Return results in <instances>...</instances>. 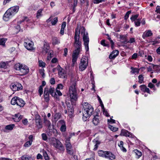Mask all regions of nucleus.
<instances>
[{
    "label": "nucleus",
    "mask_w": 160,
    "mask_h": 160,
    "mask_svg": "<svg viewBox=\"0 0 160 160\" xmlns=\"http://www.w3.org/2000/svg\"><path fill=\"white\" fill-rule=\"evenodd\" d=\"M82 106L84 109L82 118L84 120L86 121L87 118L92 114L93 108L90 104L87 102L83 103Z\"/></svg>",
    "instance_id": "f257e3e1"
},
{
    "label": "nucleus",
    "mask_w": 160,
    "mask_h": 160,
    "mask_svg": "<svg viewBox=\"0 0 160 160\" xmlns=\"http://www.w3.org/2000/svg\"><path fill=\"white\" fill-rule=\"evenodd\" d=\"M77 80L75 78H72L71 80V85L69 88L70 96L72 99L76 100L77 99L78 89L76 85Z\"/></svg>",
    "instance_id": "f03ea898"
},
{
    "label": "nucleus",
    "mask_w": 160,
    "mask_h": 160,
    "mask_svg": "<svg viewBox=\"0 0 160 160\" xmlns=\"http://www.w3.org/2000/svg\"><path fill=\"white\" fill-rule=\"evenodd\" d=\"M14 68L18 71V72L22 76L26 74L29 71L28 68L27 66L19 63L15 64L14 66Z\"/></svg>",
    "instance_id": "7ed1b4c3"
},
{
    "label": "nucleus",
    "mask_w": 160,
    "mask_h": 160,
    "mask_svg": "<svg viewBox=\"0 0 160 160\" xmlns=\"http://www.w3.org/2000/svg\"><path fill=\"white\" fill-rule=\"evenodd\" d=\"M11 104L19 106L20 107H23L25 104V102L22 98H19L18 97H14L12 98L11 102Z\"/></svg>",
    "instance_id": "20e7f679"
},
{
    "label": "nucleus",
    "mask_w": 160,
    "mask_h": 160,
    "mask_svg": "<svg viewBox=\"0 0 160 160\" xmlns=\"http://www.w3.org/2000/svg\"><path fill=\"white\" fill-rule=\"evenodd\" d=\"M52 145L55 148L59 150L61 152H63L65 150V148L63 144L58 140L54 139L53 140Z\"/></svg>",
    "instance_id": "39448f33"
},
{
    "label": "nucleus",
    "mask_w": 160,
    "mask_h": 160,
    "mask_svg": "<svg viewBox=\"0 0 160 160\" xmlns=\"http://www.w3.org/2000/svg\"><path fill=\"white\" fill-rule=\"evenodd\" d=\"M83 30L84 31V34L83 36V40L84 41L85 48L87 51L89 50L88 43L89 42V38L88 33L85 32V29L84 27H82Z\"/></svg>",
    "instance_id": "423d86ee"
},
{
    "label": "nucleus",
    "mask_w": 160,
    "mask_h": 160,
    "mask_svg": "<svg viewBox=\"0 0 160 160\" xmlns=\"http://www.w3.org/2000/svg\"><path fill=\"white\" fill-rule=\"evenodd\" d=\"M80 30L78 29V28L76 29L74 37L75 40V46H80V45H81V42L79 41L80 38Z\"/></svg>",
    "instance_id": "0eeeda50"
},
{
    "label": "nucleus",
    "mask_w": 160,
    "mask_h": 160,
    "mask_svg": "<svg viewBox=\"0 0 160 160\" xmlns=\"http://www.w3.org/2000/svg\"><path fill=\"white\" fill-rule=\"evenodd\" d=\"M88 65L87 59L85 58H82L81 60V62L79 64V69L80 70L83 71L87 68Z\"/></svg>",
    "instance_id": "6e6552de"
},
{
    "label": "nucleus",
    "mask_w": 160,
    "mask_h": 160,
    "mask_svg": "<svg viewBox=\"0 0 160 160\" xmlns=\"http://www.w3.org/2000/svg\"><path fill=\"white\" fill-rule=\"evenodd\" d=\"M11 88L13 91H16L21 90L22 89V85L18 82L15 83H12L11 86Z\"/></svg>",
    "instance_id": "1a4fd4ad"
},
{
    "label": "nucleus",
    "mask_w": 160,
    "mask_h": 160,
    "mask_svg": "<svg viewBox=\"0 0 160 160\" xmlns=\"http://www.w3.org/2000/svg\"><path fill=\"white\" fill-rule=\"evenodd\" d=\"M36 124L38 128H41L42 127V121L40 116L39 115H36L35 117Z\"/></svg>",
    "instance_id": "9d476101"
},
{
    "label": "nucleus",
    "mask_w": 160,
    "mask_h": 160,
    "mask_svg": "<svg viewBox=\"0 0 160 160\" xmlns=\"http://www.w3.org/2000/svg\"><path fill=\"white\" fill-rule=\"evenodd\" d=\"M34 45L33 42H25L24 43L25 47L28 50L32 51L34 50L35 48L33 47Z\"/></svg>",
    "instance_id": "9b49d317"
},
{
    "label": "nucleus",
    "mask_w": 160,
    "mask_h": 160,
    "mask_svg": "<svg viewBox=\"0 0 160 160\" xmlns=\"http://www.w3.org/2000/svg\"><path fill=\"white\" fill-rule=\"evenodd\" d=\"M48 92L55 98L58 100L59 99V98L57 94L55 91V89L54 87L50 86L49 89H48Z\"/></svg>",
    "instance_id": "f8f14e48"
},
{
    "label": "nucleus",
    "mask_w": 160,
    "mask_h": 160,
    "mask_svg": "<svg viewBox=\"0 0 160 160\" xmlns=\"http://www.w3.org/2000/svg\"><path fill=\"white\" fill-rule=\"evenodd\" d=\"M57 69L58 71V74L60 77L65 78L66 73L64 69L62 68L59 65L57 67Z\"/></svg>",
    "instance_id": "ddd939ff"
},
{
    "label": "nucleus",
    "mask_w": 160,
    "mask_h": 160,
    "mask_svg": "<svg viewBox=\"0 0 160 160\" xmlns=\"http://www.w3.org/2000/svg\"><path fill=\"white\" fill-rule=\"evenodd\" d=\"M19 8V6H16L10 8L7 11H8V12L9 14H10L11 16L14 13L17 12Z\"/></svg>",
    "instance_id": "4468645a"
},
{
    "label": "nucleus",
    "mask_w": 160,
    "mask_h": 160,
    "mask_svg": "<svg viewBox=\"0 0 160 160\" xmlns=\"http://www.w3.org/2000/svg\"><path fill=\"white\" fill-rule=\"evenodd\" d=\"M50 49V47L48 43L46 42H45L43 46L42 47V52L43 54H46L48 52Z\"/></svg>",
    "instance_id": "2eb2a0df"
},
{
    "label": "nucleus",
    "mask_w": 160,
    "mask_h": 160,
    "mask_svg": "<svg viewBox=\"0 0 160 160\" xmlns=\"http://www.w3.org/2000/svg\"><path fill=\"white\" fill-rule=\"evenodd\" d=\"M49 93L48 92V88L47 87L44 89V98L45 101L47 102H48L49 100Z\"/></svg>",
    "instance_id": "dca6fc26"
},
{
    "label": "nucleus",
    "mask_w": 160,
    "mask_h": 160,
    "mask_svg": "<svg viewBox=\"0 0 160 160\" xmlns=\"http://www.w3.org/2000/svg\"><path fill=\"white\" fill-rule=\"evenodd\" d=\"M121 134L122 136L131 138H136V137H134V136H133L128 131L125 130H122Z\"/></svg>",
    "instance_id": "f3484780"
},
{
    "label": "nucleus",
    "mask_w": 160,
    "mask_h": 160,
    "mask_svg": "<svg viewBox=\"0 0 160 160\" xmlns=\"http://www.w3.org/2000/svg\"><path fill=\"white\" fill-rule=\"evenodd\" d=\"M152 34L151 31L150 30H148L143 32L142 35V38L143 39H145L147 37L152 36Z\"/></svg>",
    "instance_id": "a211bd4d"
},
{
    "label": "nucleus",
    "mask_w": 160,
    "mask_h": 160,
    "mask_svg": "<svg viewBox=\"0 0 160 160\" xmlns=\"http://www.w3.org/2000/svg\"><path fill=\"white\" fill-rule=\"evenodd\" d=\"M105 157L111 160H114L115 158V156L109 151H107Z\"/></svg>",
    "instance_id": "6ab92c4d"
},
{
    "label": "nucleus",
    "mask_w": 160,
    "mask_h": 160,
    "mask_svg": "<svg viewBox=\"0 0 160 160\" xmlns=\"http://www.w3.org/2000/svg\"><path fill=\"white\" fill-rule=\"evenodd\" d=\"M99 117L98 115L94 116L92 120L93 123L94 125H98L100 123V120Z\"/></svg>",
    "instance_id": "aec40b11"
},
{
    "label": "nucleus",
    "mask_w": 160,
    "mask_h": 160,
    "mask_svg": "<svg viewBox=\"0 0 160 160\" xmlns=\"http://www.w3.org/2000/svg\"><path fill=\"white\" fill-rule=\"evenodd\" d=\"M119 54V51L118 50L113 51L110 54L109 56V58L110 59H114Z\"/></svg>",
    "instance_id": "412c9836"
},
{
    "label": "nucleus",
    "mask_w": 160,
    "mask_h": 160,
    "mask_svg": "<svg viewBox=\"0 0 160 160\" xmlns=\"http://www.w3.org/2000/svg\"><path fill=\"white\" fill-rule=\"evenodd\" d=\"M59 122L62 124L60 128V130L61 132H65L66 130V126L64 121L63 120H61Z\"/></svg>",
    "instance_id": "4be33fe9"
},
{
    "label": "nucleus",
    "mask_w": 160,
    "mask_h": 160,
    "mask_svg": "<svg viewBox=\"0 0 160 160\" xmlns=\"http://www.w3.org/2000/svg\"><path fill=\"white\" fill-rule=\"evenodd\" d=\"M75 46L77 48L73 52L72 54L78 56L81 51V45H80V46Z\"/></svg>",
    "instance_id": "5701e85b"
},
{
    "label": "nucleus",
    "mask_w": 160,
    "mask_h": 160,
    "mask_svg": "<svg viewBox=\"0 0 160 160\" xmlns=\"http://www.w3.org/2000/svg\"><path fill=\"white\" fill-rule=\"evenodd\" d=\"M21 115L20 114L18 113L15 114L14 117L13 118V119L15 122H18L22 118V116L21 117Z\"/></svg>",
    "instance_id": "b1692460"
},
{
    "label": "nucleus",
    "mask_w": 160,
    "mask_h": 160,
    "mask_svg": "<svg viewBox=\"0 0 160 160\" xmlns=\"http://www.w3.org/2000/svg\"><path fill=\"white\" fill-rule=\"evenodd\" d=\"M14 127V124H10L7 125L5 127V129L3 130V131L4 132H6V130H12L13 129Z\"/></svg>",
    "instance_id": "393cba45"
},
{
    "label": "nucleus",
    "mask_w": 160,
    "mask_h": 160,
    "mask_svg": "<svg viewBox=\"0 0 160 160\" xmlns=\"http://www.w3.org/2000/svg\"><path fill=\"white\" fill-rule=\"evenodd\" d=\"M7 40L8 39L7 38H0V45L3 47H5L6 46L5 43Z\"/></svg>",
    "instance_id": "a878e982"
},
{
    "label": "nucleus",
    "mask_w": 160,
    "mask_h": 160,
    "mask_svg": "<svg viewBox=\"0 0 160 160\" xmlns=\"http://www.w3.org/2000/svg\"><path fill=\"white\" fill-rule=\"evenodd\" d=\"M10 16H11L10 14L8 12V11H6L4 15L3 19L5 21H8Z\"/></svg>",
    "instance_id": "bb28decb"
},
{
    "label": "nucleus",
    "mask_w": 160,
    "mask_h": 160,
    "mask_svg": "<svg viewBox=\"0 0 160 160\" xmlns=\"http://www.w3.org/2000/svg\"><path fill=\"white\" fill-rule=\"evenodd\" d=\"M69 141L70 139H68V140H66V141L65 142L66 150H68V149L72 148V146Z\"/></svg>",
    "instance_id": "cd10ccee"
},
{
    "label": "nucleus",
    "mask_w": 160,
    "mask_h": 160,
    "mask_svg": "<svg viewBox=\"0 0 160 160\" xmlns=\"http://www.w3.org/2000/svg\"><path fill=\"white\" fill-rule=\"evenodd\" d=\"M22 160H33V159L31 157L27 155L22 156L21 157Z\"/></svg>",
    "instance_id": "c85d7f7f"
},
{
    "label": "nucleus",
    "mask_w": 160,
    "mask_h": 160,
    "mask_svg": "<svg viewBox=\"0 0 160 160\" xmlns=\"http://www.w3.org/2000/svg\"><path fill=\"white\" fill-rule=\"evenodd\" d=\"M131 69L132 70L131 72L132 73H139V69L137 68H134L133 67H131Z\"/></svg>",
    "instance_id": "c756f323"
},
{
    "label": "nucleus",
    "mask_w": 160,
    "mask_h": 160,
    "mask_svg": "<svg viewBox=\"0 0 160 160\" xmlns=\"http://www.w3.org/2000/svg\"><path fill=\"white\" fill-rule=\"evenodd\" d=\"M52 44L54 45L58 44L60 43L59 40L56 37H54L52 38Z\"/></svg>",
    "instance_id": "7c9ffc66"
},
{
    "label": "nucleus",
    "mask_w": 160,
    "mask_h": 160,
    "mask_svg": "<svg viewBox=\"0 0 160 160\" xmlns=\"http://www.w3.org/2000/svg\"><path fill=\"white\" fill-rule=\"evenodd\" d=\"M139 16V14L132 15L130 18V19L132 22L135 21L138 19V18Z\"/></svg>",
    "instance_id": "2f4dec72"
},
{
    "label": "nucleus",
    "mask_w": 160,
    "mask_h": 160,
    "mask_svg": "<svg viewBox=\"0 0 160 160\" xmlns=\"http://www.w3.org/2000/svg\"><path fill=\"white\" fill-rule=\"evenodd\" d=\"M78 55H74L72 54V65H74L75 62H76L77 60Z\"/></svg>",
    "instance_id": "473e14b6"
},
{
    "label": "nucleus",
    "mask_w": 160,
    "mask_h": 160,
    "mask_svg": "<svg viewBox=\"0 0 160 160\" xmlns=\"http://www.w3.org/2000/svg\"><path fill=\"white\" fill-rule=\"evenodd\" d=\"M106 152L107 151L100 150L98 151V154L99 156L105 157Z\"/></svg>",
    "instance_id": "72a5a7b5"
},
{
    "label": "nucleus",
    "mask_w": 160,
    "mask_h": 160,
    "mask_svg": "<svg viewBox=\"0 0 160 160\" xmlns=\"http://www.w3.org/2000/svg\"><path fill=\"white\" fill-rule=\"evenodd\" d=\"M150 64L152 66L153 69L155 70L157 72H158L160 71V69L159 68V67H160V66H159L158 65H154L151 63H150Z\"/></svg>",
    "instance_id": "f704fd0d"
},
{
    "label": "nucleus",
    "mask_w": 160,
    "mask_h": 160,
    "mask_svg": "<svg viewBox=\"0 0 160 160\" xmlns=\"http://www.w3.org/2000/svg\"><path fill=\"white\" fill-rule=\"evenodd\" d=\"M138 78L139 79L138 82L139 83L141 84L144 83V77L142 75H139Z\"/></svg>",
    "instance_id": "c9c22d12"
},
{
    "label": "nucleus",
    "mask_w": 160,
    "mask_h": 160,
    "mask_svg": "<svg viewBox=\"0 0 160 160\" xmlns=\"http://www.w3.org/2000/svg\"><path fill=\"white\" fill-rule=\"evenodd\" d=\"M43 10V9H40L38 11L36 16V17L37 18H39L40 17L42 16V13Z\"/></svg>",
    "instance_id": "e433bc0d"
},
{
    "label": "nucleus",
    "mask_w": 160,
    "mask_h": 160,
    "mask_svg": "<svg viewBox=\"0 0 160 160\" xmlns=\"http://www.w3.org/2000/svg\"><path fill=\"white\" fill-rule=\"evenodd\" d=\"M43 156L45 160H49V158L46 151H43Z\"/></svg>",
    "instance_id": "4c0bfd02"
},
{
    "label": "nucleus",
    "mask_w": 160,
    "mask_h": 160,
    "mask_svg": "<svg viewBox=\"0 0 160 160\" xmlns=\"http://www.w3.org/2000/svg\"><path fill=\"white\" fill-rule=\"evenodd\" d=\"M32 141L29 140L27 142L24 144V146L25 147L27 148L30 146L32 144Z\"/></svg>",
    "instance_id": "58836bf2"
},
{
    "label": "nucleus",
    "mask_w": 160,
    "mask_h": 160,
    "mask_svg": "<svg viewBox=\"0 0 160 160\" xmlns=\"http://www.w3.org/2000/svg\"><path fill=\"white\" fill-rule=\"evenodd\" d=\"M134 152L136 154V155L138 156V158L140 157L142 155L141 152L139 151L137 149L134 150Z\"/></svg>",
    "instance_id": "ea45409f"
},
{
    "label": "nucleus",
    "mask_w": 160,
    "mask_h": 160,
    "mask_svg": "<svg viewBox=\"0 0 160 160\" xmlns=\"http://www.w3.org/2000/svg\"><path fill=\"white\" fill-rule=\"evenodd\" d=\"M44 122L46 126H48V127L51 126V122L48 120L46 119L45 118H44Z\"/></svg>",
    "instance_id": "a19ab883"
},
{
    "label": "nucleus",
    "mask_w": 160,
    "mask_h": 160,
    "mask_svg": "<svg viewBox=\"0 0 160 160\" xmlns=\"http://www.w3.org/2000/svg\"><path fill=\"white\" fill-rule=\"evenodd\" d=\"M108 127L111 130L114 132L117 131L118 130V128L114 127L110 125H108Z\"/></svg>",
    "instance_id": "79ce46f5"
},
{
    "label": "nucleus",
    "mask_w": 160,
    "mask_h": 160,
    "mask_svg": "<svg viewBox=\"0 0 160 160\" xmlns=\"http://www.w3.org/2000/svg\"><path fill=\"white\" fill-rule=\"evenodd\" d=\"M66 104H67V106L68 108H69V109H68V110H70V112H71L73 111V110L72 108V105L69 102H66Z\"/></svg>",
    "instance_id": "37998d69"
},
{
    "label": "nucleus",
    "mask_w": 160,
    "mask_h": 160,
    "mask_svg": "<svg viewBox=\"0 0 160 160\" xmlns=\"http://www.w3.org/2000/svg\"><path fill=\"white\" fill-rule=\"evenodd\" d=\"M141 21L140 19H138L137 20L134 21V23L136 26L138 27L140 26Z\"/></svg>",
    "instance_id": "c03bdc74"
},
{
    "label": "nucleus",
    "mask_w": 160,
    "mask_h": 160,
    "mask_svg": "<svg viewBox=\"0 0 160 160\" xmlns=\"http://www.w3.org/2000/svg\"><path fill=\"white\" fill-rule=\"evenodd\" d=\"M38 62L39 65L40 67H42L43 68L45 67L46 63L45 62L41 60L39 61Z\"/></svg>",
    "instance_id": "a18cd8bd"
},
{
    "label": "nucleus",
    "mask_w": 160,
    "mask_h": 160,
    "mask_svg": "<svg viewBox=\"0 0 160 160\" xmlns=\"http://www.w3.org/2000/svg\"><path fill=\"white\" fill-rule=\"evenodd\" d=\"M58 21V17H56L51 22V23H52V25H55L56 24V23Z\"/></svg>",
    "instance_id": "49530a36"
},
{
    "label": "nucleus",
    "mask_w": 160,
    "mask_h": 160,
    "mask_svg": "<svg viewBox=\"0 0 160 160\" xmlns=\"http://www.w3.org/2000/svg\"><path fill=\"white\" fill-rule=\"evenodd\" d=\"M140 88L142 92H145V90L146 88L147 87V86L143 84L140 85Z\"/></svg>",
    "instance_id": "de8ad7c7"
},
{
    "label": "nucleus",
    "mask_w": 160,
    "mask_h": 160,
    "mask_svg": "<svg viewBox=\"0 0 160 160\" xmlns=\"http://www.w3.org/2000/svg\"><path fill=\"white\" fill-rule=\"evenodd\" d=\"M131 13V12L130 11H128L126 12V14H125V16H124V19L125 20H127V19L129 17V15Z\"/></svg>",
    "instance_id": "09e8293b"
},
{
    "label": "nucleus",
    "mask_w": 160,
    "mask_h": 160,
    "mask_svg": "<svg viewBox=\"0 0 160 160\" xmlns=\"http://www.w3.org/2000/svg\"><path fill=\"white\" fill-rule=\"evenodd\" d=\"M67 153L71 155H72L73 154V151L71 149H68L66 150Z\"/></svg>",
    "instance_id": "8fccbe9b"
},
{
    "label": "nucleus",
    "mask_w": 160,
    "mask_h": 160,
    "mask_svg": "<svg viewBox=\"0 0 160 160\" xmlns=\"http://www.w3.org/2000/svg\"><path fill=\"white\" fill-rule=\"evenodd\" d=\"M105 42V41L104 40H102L101 41V44L104 46H108V44L106 43Z\"/></svg>",
    "instance_id": "3c124183"
},
{
    "label": "nucleus",
    "mask_w": 160,
    "mask_h": 160,
    "mask_svg": "<svg viewBox=\"0 0 160 160\" xmlns=\"http://www.w3.org/2000/svg\"><path fill=\"white\" fill-rule=\"evenodd\" d=\"M61 115L59 113H56L54 115V119H58L60 118Z\"/></svg>",
    "instance_id": "603ef678"
},
{
    "label": "nucleus",
    "mask_w": 160,
    "mask_h": 160,
    "mask_svg": "<svg viewBox=\"0 0 160 160\" xmlns=\"http://www.w3.org/2000/svg\"><path fill=\"white\" fill-rule=\"evenodd\" d=\"M38 92L40 94V95L41 96L43 93V88L42 87V86H40L39 88Z\"/></svg>",
    "instance_id": "864d4df0"
},
{
    "label": "nucleus",
    "mask_w": 160,
    "mask_h": 160,
    "mask_svg": "<svg viewBox=\"0 0 160 160\" xmlns=\"http://www.w3.org/2000/svg\"><path fill=\"white\" fill-rule=\"evenodd\" d=\"M97 98H98V99L99 101V102L100 103V104L101 105V107H102V108H104V105H103V104L102 103V102L101 99H100V98L98 96H97Z\"/></svg>",
    "instance_id": "5fc2aeb1"
},
{
    "label": "nucleus",
    "mask_w": 160,
    "mask_h": 160,
    "mask_svg": "<svg viewBox=\"0 0 160 160\" xmlns=\"http://www.w3.org/2000/svg\"><path fill=\"white\" fill-rule=\"evenodd\" d=\"M96 143L95 145H94V148L93 149L94 150H96L97 149V148L98 147V145L100 144V142L99 141H96Z\"/></svg>",
    "instance_id": "6e6d98bb"
},
{
    "label": "nucleus",
    "mask_w": 160,
    "mask_h": 160,
    "mask_svg": "<svg viewBox=\"0 0 160 160\" xmlns=\"http://www.w3.org/2000/svg\"><path fill=\"white\" fill-rule=\"evenodd\" d=\"M44 70L43 69H41L39 70V72L40 74L42 75L43 77L45 76V73L44 72Z\"/></svg>",
    "instance_id": "4d7b16f0"
},
{
    "label": "nucleus",
    "mask_w": 160,
    "mask_h": 160,
    "mask_svg": "<svg viewBox=\"0 0 160 160\" xmlns=\"http://www.w3.org/2000/svg\"><path fill=\"white\" fill-rule=\"evenodd\" d=\"M6 63L4 62H0V68H5L6 66Z\"/></svg>",
    "instance_id": "13d9d810"
},
{
    "label": "nucleus",
    "mask_w": 160,
    "mask_h": 160,
    "mask_svg": "<svg viewBox=\"0 0 160 160\" xmlns=\"http://www.w3.org/2000/svg\"><path fill=\"white\" fill-rule=\"evenodd\" d=\"M29 20L28 18L27 17H23V18L22 20V21H20V23H21L24 21H26V22H28Z\"/></svg>",
    "instance_id": "bf43d9fd"
},
{
    "label": "nucleus",
    "mask_w": 160,
    "mask_h": 160,
    "mask_svg": "<svg viewBox=\"0 0 160 160\" xmlns=\"http://www.w3.org/2000/svg\"><path fill=\"white\" fill-rule=\"evenodd\" d=\"M63 86L62 84H58L57 89H62L63 88Z\"/></svg>",
    "instance_id": "052dcab7"
},
{
    "label": "nucleus",
    "mask_w": 160,
    "mask_h": 160,
    "mask_svg": "<svg viewBox=\"0 0 160 160\" xmlns=\"http://www.w3.org/2000/svg\"><path fill=\"white\" fill-rule=\"evenodd\" d=\"M120 38L123 40V41L124 42H127V40H126V38L125 36H124L123 35H120Z\"/></svg>",
    "instance_id": "680f3d73"
},
{
    "label": "nucleus",
    "mask_w": 160,
    "mask_h": 160,
    "mask_svg": "<svg viewBox=\"0 0 160 160\" xmlns=\"http://www.w3.org/2000/svg\"><path fill=\"white\" fill-rule=\"evenodd\" d=\"M42 139L44 140H46L47 139V137L46 134L45 133H42Z\"/></svg>",
    "instance_id": "e2e57ef3"
},
{
    "label": "nucleus",
    "mask_w": 160,
    "mask_h": 160,
    "mask_svg": "<svg viewBox=\"0 0 160 160\" xmlns=\"http://www.w3.org/2000/svg\"><path fill=\"white\" fill-rule=\"evenodd\" d=\"M148 86L151 88H155V86L151 82L148 83Z\"/></svg>",
    "instance_id": "0e129e2a"
},
{
    "label": "nucleus",
    "mask_w": 160,
    "mask_h": 160,
    "mask_svg": "<svg viewBox=\"0 0 160 160\" xmlns=\"http://www.w3.org/2000/svg\"><path fill=\"white\" fill-rule=\"evenodd\" d=\"M104 0H94L93 2L94 3H99L102 1H104Z\"/></svg>",
    "instance_id": "69168bd1"
},
{
    "label": "nucleus",
    "mask_w": 160,
    "mask_h": 160,
    "mask_svg": "<svg viewBox=\"0 0 160 160\" xmlns=\"http://www.w3.org/2000/svg\"><path fill=\"white\" fill-rule=\"evenodd\" d=\"M50 82L51 84H54L55 83V81L53 78H52L50 80Z\"/></svg>",
    "instance_id": "338daca9"
},
{
    "label": "nucleus",
    "mask_w": 160,
    "mask_h": 160,
    "mask_svg": "<svg viewBox=\"0 0 160 160\" xmlns=\"http://www.w3.org/2000/svg\"><path fill=\"white\" fill-rule=\"evenodd\" d=\"M156 11L157 12V13L160 14V7L157 6V7Z\"/></svg>",
    "instance_id": "774afa93"
}]
</instances>
